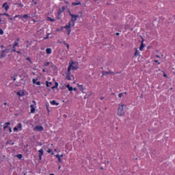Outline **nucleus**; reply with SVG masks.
Here are the masks:
<instances>
[{"label": "nucleus", "instance_id": "7", "mask_svg": "<svg viewBox=\"0 0 175 175\" xmlns=\"http://www.w3.org/2000/svg\"><path fill=\"white\" fill-rule=\"evenodd\" d=\"M16 17H18L19 18H21V19H23V18L27 19L29 17V16L28 14H25L23 16L21 15H16L14 16V18H16Z\"/></svg>", "mask_w": 175, "mask_h": 175}, {"label": "nucleus", "instance_id": "56", "mask_svg": "<svg viewBox=\"0 0 175 175\" xmlns=\"http://www.w3.org/2000/svg\"><path fill=\"white\" fill-rule=\"evenodd\" d=\"M57 14L59 16V14H61V12H58Z\"/></svg>", "mask_w": 175, "mask_h": 175}, {"label": "nucleus", "instance_id": "6", "mask_svg": "<svg viewBox=\"0 0 175 175\" xmlns=\"http://www.w3.org/2000/svg\"><path fill=\"white\" fill-rule=\"evenodd\" d=\"M102 73V77H103V76H106V75H115V73L111 71H103Z\"/></svg>", "mask_w": 175, "mask_h": 175}, {"label": "nucleus", "instance_id": "53", "mask_svg": "<svg viewBox=\"0 0 175 175\" xmlns=\"http://www.w3.org/2000/svg\"><path fill=\"white\" fill-rule=\"evenodd\" d=\"M64 10H65V7H62V12H64Z\"/></svg>", "mask_w": 175, "mask_h": 175}, {"label": "nucleus", "instance_id": "10", "mask_svg": "<svg viewBox=\"0 0 175 175\" xmlns=\"http://www.w3.org/2000/svg\"><path fill=\"white\" fill-rule=\"evenodd\" d=\"M2 8H4L5 10H9V5H8V3L5 2L3 5Z\"/></svg>", "mask_w": 175, "mask_h": 175}, {"label": "nucleus", "instance_id": "38", "mask_svg": "<svg viewBox=\"0 0 175 175\" xmlns=\"http://www.w3.org/2000/svg\"><path fill=\"white\" fill-rule=\"evenodd\" d=\"M36 80H37V79H33V84L36 83Z\"/></svg>", "mask_w": 175, "mask_h": 175}, {"label": "nucleus", "instance_id": "23", "mask_svg": "<svg viewBox=\"0 0 175 175\" xmlns=\"http://www.w3.org/2000/svg\"><path fill=\"white\" fill-rule=\"evenodd\" d=\"M54 88H58V83L55 82V85L52 87V90H54Z\"/></svg>", "mask_w": 175, "mask_h": 175}, {"label": "nucleus", "instance_id": "54", "mask_svg": "<svg viewBox=\"0 0 175 175\" xmlns=\"http://www.w3.org/2000/svg\"><path fill=\"white\" fill-rule=\"evenodd\" d=\"M33 103H34V105H36V102L35 100H33Z\"/></svg>", "mask_w": 175, "mask_h": 175}, {"label": "nucleus", "instance_id": "31", "mask_svg": "<svg viewBox=\"0 0 175 175\" xmlns=\"http://www.w3.org/2000/svg\"><path fill=\"white\" fill-rule=\"evenodd\" d=\"M16 5H18L20 8H23V6H24L22 3H16Z\"/></svg>", "mask_w": 175, "mask_h": 175}, {"label": "nucleus", "instance_id": "13", "mask_svg": "<svg viewBox=\"0 0 175 175\" xmlns=\"http://www.w3.org/2000/svg\"><path fill=\"white\" fill-rule=\"evenodd\" d=\"M51 105H55V106H58V105H59V103H57L55 100H52L51 101Z\"/></svg>", "mask_w": 175, "mask_h": 175}, {"label": "nucleus", "instance_id": "36", "mask_svg": "<svg viewBox=\"0 0 175 175\" xmlns=\"http://www.w3.org/2000/svg\"><path fill=\"white\" fill-rule=\"evenodd\" d=\"M17 95H18L19 96H23V94H21V93H20V92H18L16 93Z\"/></svg>", "mask_w": 175, "mask_h": 175}, {"label": "nucleus", "instance_id": "42", "mask_svg": "<svg viewBox=\"0 0 175 175\" xmlns=\"http://www.w3.org/2000/svg\"><path fill=\"white\" fill-rule=\"evenodd\" d=\"M51 151H52V150L49 148V149L47 150V152H49V153L50 154V152H51Z\"/></svg>", "mask_w": 175, "mask_h": 175}, {"label": "nucleus", "instance_id": "18", "mask_svg": "<svg viewBox=\"0 0 175 175\" xmlns=\"http://www.w3.org/2000/svg\"><path fill=\"white\" fill-rule=\"evenodd\" d=\"M46 54H51V49L48 48L46 49Z\"/></svg>", "mask_w": 175, "mask_h": 175}, {"label": "nucleus", "instance_id": "3", "mask_svg": "<svg viewBox=\"0 0 175 175\" xmlns=\"http://www.w3.org/2000/svg\"><path fill=\"white\" fill-rule=\"evenodd\" d=\"M70 16L71 17V21H72V27L75 25V23L77 21V18H79V15H75L72 14V13H70Z\"/></svg>", "mask_w": 175, "mask_h": 175}, {"label": "nucleus", "instance_id": "50", "mask_svg": "<svg viewBox=\"0 0 175 175\" xmlns=\"http://www.w3.org/2000/svg\"><path fill=\"white\" fill-rule=\"evenodd\" d=\"M40 160H42V155H39Z\"/></svg>", "mask_w": 175, "mask_h": 175}, {"label": "nucleus", "instance_id": "48", "mask_svg": "<svg viewBox=\"0 0 175 175\" xmlns=\"http://www.w3.org/2000/svg\"><path fill=\"white\" fill-rule=\"evenodd\" d=\"M44 39H49V36H46V37L44 38Z\"/></svg>", "mask_w": 175, "mask_h": 175}, {"label": "nucleus", "instance_id": "22", "mask_svg": "<svg viewBox=\"0 0 175 175\" xmlns=\"http://www.w3.org/2000/svg\"><path fill=\"white\" fill-rule=\"evenodd\" d=\"M2 16H7V17H10L9 14H6V13L0 14V17H2Z\"/></svg>", "mask_w": 175, "mask_h": 175}, {"label": "nucleus", "instance_id": "26", "mask_svg": "<svg viewBox=\"0 0 175 175\" xmlns=\"http://www.w3.org/2000/svg\"><path fill=\"white\" fill-rule=\"evenodd\" d=\"M17 158H18L19 159H21V158H23V154H18Z\"/></svg>", "mask_w": 175, "mask_h": 175}, {"label": "nucleus", "instance_id": "57", "mask_svg": "<svg viewBox=\"0 0 175 175\" xmlns=\"http://www.w3.org/2000/svg\"><path fill=\"white\" fill-rule=\"evenodd\" d=\"M87 98H88V96H85L84 97V99H87Z\"/></svg>", "mask_w": 175, "mask_h": 175}, {"label": "nucleus", "instance_id": "8", "mask_svg": "<svg viewBox=\"0 0 175 175\" xmlns=\"http://www.w3.org/2000/svg\"><path fill=\"white\" fill-rule=\"evenodd\" d=\"M34 129L35 131H38V132H42V131H44V128L42 126H36Z\"/></svg>", "mask_w": 175, "mask_h": 175}, {"label": "nucleus", "instance_id": "63", "mask_svg": "<svg viewBox=\"0 0 175 175\" xmlns=\"http://www.w3.org/2000/svg\"><path fill=\"white\" fill-rule=\"evenodd\" d=\"M154 62H158V60H154Z\"/></svg>", "mask_w": 175, "mask_h": 175}, {"label": "nucleus", "instance_id": "43", "mask_svg": "<svg viewBox=\"0 0 175 175\" xmlns=\"http://www.w3.org/2000/svg\"><path fill=\"white\" fill-rule=\"evenodd\" d=\"M12 79L14 80V81H16V77H12Z\"/></svg>", "mask_w": 175, "mask_h": 175}, {"label": "nucleus", "instance_id": "1", "mask_svg": "<svg viewBox=\"0 0 175 175\" xmlns=\"http://www.w3.org/2000/svg\"><path fill=\"white\" fill-rule=\"evenodd\" d=\"M126 109V105L120 103L118 109V116H119V117H122L124 116L125 109Z\"/></svg>", "mask_w": 175, "mask_h": 175}, {"label": "nucleus", "instance_id": "20", "mask_svg": "<svg viewBox=\"0 0 175 175\" xmlns=\"http://www.w3.org/2000/svg\"><path fill=\"white\" fill-rule=\"evenodd\" d=\"M47 21H51V23H54V21H55V19H53V18H50V17H47Z\"/></svg>", "mask_w": 175, "mask_h": 175}, {"label": "nucleus", "instance_id": "29", "mask_svg": "<svg viewBox=\"0 0 175 175\" xmlns=\"http://www.w3.org/2000/svg\"><path fill=\"white\" fill-rule=\"evenodd\" d=\"M124 95V94H122V93H120L119 94H118V97L119 98H122V96Z\"/></svg>", "mask_w": 175, "mask_h": 175}, {"label": "nucleus", "instance_id": "45", "mask_svg": "<svg viewBox=\"0 0 175 175\" xmlns=\"http://www.w3.org/2000/svg\"><path fill=\"white\" fill-rule=\"evenodd\" d=\"M66 87V88H68V89H69V88H70V85L68 84V85H67Z\"/></svg>", "mask_w": 175, "mask_h": 175}, {"label": "nucleus", "instance_id": "5", "mask_svg": "<svg viewBox=\"0 0 175 175\" xmlns=\"http://www.w3.org/2000/svg\"><path fill=\"white\" fill-rule=\"evenodd\" d=\"M6 53H8V49H5L3 50L1 52L0 59L1 58H5V57H6Z\"/></svg>", "mask_w": 175, "mask_h": 175}, {"label": "nucleus", "instance_id": "32", "mask_svg": "<svg viewBox=\"0 0 175 175\" xmlns=\"http://www.w3.org/2000/svg\"><path fill=\"white\" fill-rule=\"evenodd\" d=\"M0 35H3V31L2 29H0Z\"/></svg>", "mask_w": 175, "mask_h": 175}, {"label": "nucleus", "instance_id": "44", "mask_svg": "<svg viewBox=\"0 0 175 175\" xmlns=\"http://www.w3.org/2000/svg\"><path fill=\"white\" fill-rule=\"evenodd\" d=\"M12 51H14V53H16L17 52V51H16V48H13Z\"/></svg>", "mask_w": 175, "mask_h": 175}, {"label": "nucleus", "instance_id": "12", "mask_svg": "<svg viewBox=\"0 0 175 175\" xmlns=\"http://www.w3.org/2000/svg\"><path fill=\"white\" fill-rule=\"evenodd\" d=\"M30 107H31V113H35V105H31Z\"/></svg>", "mask_w": 175, "mask_h": 175}, {"label": "nucleus", "instance_id": "2", "mask_svg": "<svg viewBox=\"0 0 175 175\" xmlns=\"http://www.w3.org/2000/svg\"><path fill=\"white\" fill-rule=\"evenodd\" d=\"M72 21H70L69 23H68V25H66V26L64 27V28H65V29H66L67 32H68V35H70V32H72Z\"/></svg>", "mask_w": 175, "mask_h": 175}, {"label": "nucleus", "instance_id": "39", "mask_svg": "<svg viewBox=\"0 0 175 175\" xmlns=\"http://www.w3.org/2000/svg\"><path fill=\"white\" fill-rule=\"evenodd\" d=\"M36 84L37 85H40V81H37V82L36 83Z\"/></svg>", "mask_w": 175, "mask_h": 175}, {"label": "nucleus", "instance_id": "16", "mask_svg": "<svg viewBox=\"0 0 175 175\" xmlns=\"http://www.w3.org/2000/svg\"><path fill=\"white\" fill-rule=\"evenodd\" d=\"M72 5L73 6H77L79 5H81V3L80 1H79L78 3H72Z\"/></svg>", "mask_w": 175, "mask_h": 175}, {"label": "nucleus", "instance_id": "19", "mask_svg": "<svg viewBox=\"0 0 175 175\" xmlns=\"http://www.w3.org/2000/svg\"><path fill=\"white\" fill-rule=\"evenodd\" d=\"M39 152V155H43L44 151L43 150V149H40V150H38Z\"/></svg>", "mask_w": 175, "mask_h": 175}, {"label": "nucleus", "instance_id": "34", "mask_svg": "<svg viewBox=\"0 0 175 175\" xmlns=\"http://www.w3.org/2000/svg\"><path fill=\"white\" fill-rule=\"evenodd\" d=\"M81 90L82 91V92H84V87L83 85H81Z\"/></svg>", "mask_w": 175, "mask_h": 175}, {"label": "nucleus", "instance_id": "27", "mask_svg": "<svg viewBox=\"0 0 175 175\" xmlns=\"http://www.w3.org/2000/svg\"><path fill=\"white\" fill-rule=\"evenodd\" d=\"M26 60H27V61H29V62H30V64H32V61H31V58L27 57V58H26Z\"/></svg>", "mask_w": 175, "mask_h": 175}, {"label": "nucleus", "instance_id": "14", "mask_svg": "<svg viewBox=\"0 0 175 175\" xmlns=\"http://www.w3.org/2000/svg\"><path fill=\"white\" fill-rule=\"evenodd\" d=\"M22 126H23L21 125V123H18L16 127L18 128V129L21 131L23 129Z\"/></svg>", "mask_w": 175, "mask_h": 175}, {"label": "nucleus", "instance_id": "24", "mask_svg": "<svg viewBox=\"0 0 175 175\" xmlns=\"http://www.w3.org/2000/svg\"><path fill=\"white\" fill-rule=\"evenodd\" d=\"M16 46H18V42H14V44H13V49H16Z\"/></svg>", "mask_w": 175, "mask_h": 175}, {"label": "nucleus", "instance_id": "62", "mask_svg": "<svg viewBox=\"0 0 175 175\" xmlns=\"http://www.w3.org/2000/svg\"><path fill=\"white\" fill-rule=\"evenodd\" d=\"M60 169H61V166L59 165V170Z\"/></svg>", "mask_w": 175, "mask_h": 175}, {"label": "nucleus", "instance_id": "46", "mask_svg": "<svg viewBox=\"0 0 175 175\" xmlns=\"http://www.w3.org/2000/svg\"><path fill=\"white\" fill-rule=\"evenodd\" d=\"M72 90H73V91H77V88H72Z\"/></svg>", "mask_w": 175, "mask_h": 175}, {"label": "nucleus", "instance_id": "55", "mask_svg": "<svg viewBox=\"0 0 175 175\" xmlns=\"http://www.w3.org/2000/svg\"><path fill=\"white\" fill-rule=\"evenodd\" d=\"M33 4H34V5H38V3H37L36 1H35V2L33 3Z\"/></svg>", "mask_w": 175, "mask_h": 175}, {"label": "nucleus", "instance_id": "58", "mask_svg": "<svg viewBox=\"0 0 175 175\" xmlns=\"http://www.w3.org/2000/svg\"><path fill=\"white\" fill-rule=\"evenodd\" d=\"M126 29H128V25L125 26Z\"/></svg>", "mask_w": 175, "mask_h": 175}, {"label": "nucleus", "instance_id": "37", "mask_svg": "<svg viewBox=\"0 0 175 175\" xmlns=\"http://www.w3.org/2000/svg\"><path fill=\"white\" fill-rule=\"evenodd\" d=\"M49 65H50V62H48L44 64V66H49Z\"/></svg>", "mask_w": 175, "mask_h": 175}, {"label": "nucleus", "instance_id": "11", "mask_svg": "<svg viewBox=\"0 0 175 175\" xmlns=\"http://www.w3.org/2000/svg\"><path fill=\"white\" fill-rule=\"evenodd\" d=\"M5 126H4V127H3V131H6V129H7V128H9V125H10V122H5Z\"/></svg>", "mask_w": 175, "mask_h": 175}, {"label": "nucleus", "instance_id": "47", "mask_svg": "<svg viewBox=\"0 0 175 175\" xmlns=\"http://www.w3.org/2000/svg\"><path fill=\"white\" fill-rule=\"evenodd\" d=\"M7 143H8V144H9V143H12V140H8V141L7 142Z\"/></svg>", "mask_w": 175, "mask_h": 175}, {"label": "nucleus", "instance_id": "61", "mask_svg": "<svg viewBox=\"0 0 175 175\" xmlns=\"http://www.w3.org/2000/svg\"><path fill=\"white\" fill-rule=\"evenodd\" d=\"M42 72H46V70L43 69V70H42Z\"/></svg>", "mask_w": 175, "mask_h": 175}, {"label": "nucleus", "instance_id": "59", "mask_svg": "<svg viewBox=\"0 0 175 175\" xmlns=\"http://www.w3.org/2000/svg\"><path fill=\"white\" fill-rule=\"evenodd\" d=\"M1 49H3V47H5L3 45L1 46Z\"/></svg>", "mask_w": 175, "mask_h": 175}, {"label": "nucleus", "instance_id": "41", "mask_svg": "<svg viewBox=\"0 0 175 175\" xmlns=\"http://www.w3.org/2000/svg\"><path fill=\"white\" fill-rule=\"evenodd\" d=\"M163 73V77H167V75H166V74H165V72L163 71H161Z\"/></svg>", "mask_w": 175, "mask_h": 175}, {"label": "nucleus", "instance_id": "52", "mask_svg": "<svg viewBox=\"0 0 175 175\" xmlns=\"http://www.w3.org/2000/svg\"><path fill=\"white\" fill-rule=\"evenodd\" d=\"M116 36H118L120 35V33H116Z\"/></svg>", "mask_w": 175, "mask_h": 175}, {"label": "nucleus", "instance_id": "21", "mask_svg": "<svg viewBox=\"0 0 175 175\" xmlns=\"http://www.w3.org/2000/svg\"><path fill=\"white\" fill-rule=\"evenodd\" d=\"M46 87H50V85H53V83H51V82L49 83V81H46Z\"/></svg>", "mask_w": 175, "mask_h": 175}, {"label": "nucleus", "instance_id": "33", "mask_svg": "<svg viewBox=\"0 0 175 175\" xmlns=\"http://www.w3.org/2000/svg\"><path fill=\"white\" fill-rule=\"evenodd\" d=\"M17 131H18V128L16 126L14 128V132H16Z\"/></svg>", "mask_w": 175, "mask_h": 175}, {"label": "nucleus", "instance_id": "35", "mask_svg": "<svg viewBox=\"0 0 175 175\" xmlns=\"http://www.w3.org/2000/svg\"><path fill=\"white\" fill-rule=\"evenodd\" d=\"M57 159L58 161L60 162V163H62V160L61 159V157H59Z\"/></svg>", "mask_w": 175, "mask_h": 175}, {"label": "nucleus", "instance_id": "60", "mask_svg": "<svg viewBox=\"0 0 175 175\" xmlns=\"http://www.w3.org/2000/svg\"><path fill=\"white\" fill-rule=\"evenodd\" d=\"M62 157H64V154L60 155V158H62Z\"/></svg>", "mask_w": 175, "mask_h": 175}, {"label": "nucleus", "instance_id": "30", "mask_svg": "<svg viewBox=\"0 0 175 175\" xmlns=\"http://www.w3.org/2000/svg\"><path fill=\"white\" fill-rule=\"evenodd\" d=\"M72 90L73 88L70 86V88H68V91L72 92Z\"/></svg>", "mask_w": 175, "mask_h": 175}, {"label": "nucleus", "instance_id": "9", "mask_svg": "<svg viewBox=\"0 0 175 175\" xmlns=\"http://www.w3.org/2000/svg\"><path fill=\"white\" fill-rule=\"evenodd\" d=\"M142 42H141V45H140V46H139V50L141 51H143V49H144V38H143V37H142Z\"/></svg>", "mask_w": 175, "mask_h": 175}, {"label": "nucleus", "instance_id": "49", "mask_svg": "<svg viewBox=\"0 0 175 175\" xmlns=\"http://www.w3.org/2000/svg\"><path fill=\"white\" fill-rule=\"evenodd\" d=\"M9 131L12 132V128L11 127H9Z\"/></svg>", "mask_w": 175, "mask_h": 175}, {"label": "nucleus", "instance_id": "28", "mask_svg": "<svg viewBox=\"0 0 175 175\" xmlns=\"http://www.w3.org/2000/svg\"><path fill=\"white\" fill-rule=\"evenodd\" d=\"M64 44H66L68 50H69V44H67L66 42H64Z\"/></svg>", "mask_w": 175, "mask_h": 175}, {"label": "nucleus", "instance_id": "40", "mask_svg": "<svg viewBox=\"0 0 175 175\" xmlns=\"http://www.w3.org/2000/svg\"><path fill=\"white\" fill-rule=\"evenodd\" d=\"M55 157H56V158H57V159L61 157L59 156V154H56Z\"/></svg>", "mask_w": 175, "mask_h": 175}, {"label": "nucleus", "instance_id": "64", "mask_svg": "<svg viewBox=\"0 0 175 175\" xmlns=\"http://www.w3.org/2000/svg\"><path fill=\"white\" fill-rule=\"evenodd\" d=\"M49 175H54V174H50Z\"/></svg>", "mask_w": 175, "mask_h": 175}, {"label": "nucleus", "instance_id": "51", "mask_svg": "<svg viewBox=\"0 0 175 175\" xmlns=\"http://www.w3.org/2000/svg\"><path fill=\"white\" fill-rule=\"evenodd\" d=\"M103 99H105V97H101L100 98V100H103Z\"/></svg>", "mask_w": 175, "mask_h": 175}, {"label": "nucleus", "instance_id": "15", "mask_svg": "<svg viewBox=\"0 0 175 175\" xmlns=\"http://www.w3.org/2000/svg\"><path fill=\"white\" fill-rule=\"evenodd\" d=\"M137 55H139V51H137V49H135V52L134 53V57H137Z\"/></svg>", "mask_w": 175, "mask_h": 175}, {"label": "nucleus", "instance_id": "25", "mask_svg": "<svg viewBox=\"0 0 175 175\" xmlns=\"http://www.w3.org/2000/svg\"><path fill=\"white\" fill-rule=\"evenodd\" d=\"M40 31L41 30H38L37 33H36V35H42V34L43 35L44 33L43 32H40ZM39 32H40V33H39Z\"/></svg>", "mask_w": 175, "mask_h": 175}, {"label": "nucleus", "instance_id": "4", "mask_svg": "<svg viewBox=\"0 0 175 175\" xmlns=\"http://www.w3.org/2000/svg\"><path fill=\"white\" fill-rule=\"evenodd\" d=\"M78 68H79V67L75 66H73V64L70 63V65H69L68 68L67 75H68L69 72H70V69H72V70H77Z\"/></svg>", "mask_w": 175, "mask_h": 175}, {"label": "nucleus", "instance_id": "17", "mask_svg": "<svg viewBox=\"0 0 175 175\" xmlns=\"http://www.w3.org/2000/svg\"><path fill=\"white\" fill-rule=\"evenodd\" d=\"M66 75H67V77H66V79L67 80H71L70 76H69V75H70V72H69V73L68 74V71H67Z\"/></svg>", "mask_w": 175, "mask_h": 175}]
</instances>
